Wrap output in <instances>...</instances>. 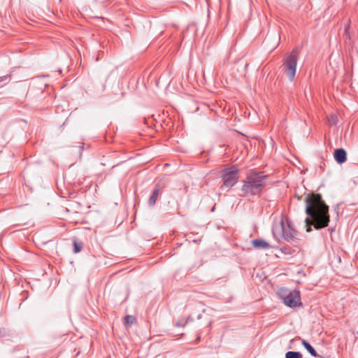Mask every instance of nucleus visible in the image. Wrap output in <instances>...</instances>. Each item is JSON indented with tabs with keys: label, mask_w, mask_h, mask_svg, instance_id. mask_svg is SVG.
Here are the masks:
<instances>
[{
	"label": "nucleus",
	"mask_w": 358,
	"mask_h": 358,
	"mask_svg": "<svg viewBox=\"0 0 358 358\" xmlns=\"http://www.w3.org/2000/svg\"><path fill=\"white\" fill-rule=\"evenodd\" d=\"M251 243L252 246H269L268 243L262 239H254Z\"/></svg>",
	"instance_id": "obj_12"
},
{
	"label": "nucleus",
	"mask_w": 358,
	"mask_h": 358,
	"mask_svg": "<svg viewBox=\"0 0 358 358\" xmlns=\"http://www.w3.org/2000/svg\"><path fill=\"white\" fill-rule=\"evenodd\" d=\"M298 54V50L294 49L290 53L286 55L282 66V71L290 81L294 80L295 78Z\"/></svg>",
	"instance_id": "obj_5"
},
{
	"label": "nucleus",
	"mask_w": 358,
	"mask_h": 358,
	"mask_svg": "<svg viewBox=\"0 0 358 358\" xmlns=\"http://www.w3.org/2000/svg\"><path fill=\"white\" fill-rule=\"evenodd\" d=\"M192 321H193L192 316H189L184 323H182L178 321L176 323V327H185V325L186 324H187L188 322H192Z\"/></svg>",
	"instance_id": "obj_14"
},
{
	"label": "nucleus",
	"mask_w": 358,
	"mask_h": 358,
	"mask_svg": "<svg viewBox=\"0 0 358 358\" xmlns=\"http://www.w3.org/2000/svg\"><path fill=\"white\" fill-rule=\"evenodd\" d=\"M335 160L340 164H343L347 159V153L343 148H338L334 150Z\"/></svg>",
	"instance_id": "obj_8"
},
{
	"label": "nucleus",
	"mask_w": 358,
	"mask_h": 358,
	"mask_svg": "<svg viewBox=\"0 0 358 358\" xmlns=\"http://www.w3.org/2000/svg\"><path fill=\"white\" fill-rule=\"evenodd\" d=\"M200 339H201V336L198 335L197 337L196 338L195 341H194V343H198L200 341Z\"/></svg>",
	"instance_id": "obj_19"
},
{
	"label": "nucleus",
	"mask_w": 358,
	"mask_h": 358,
	"mask_svg": "<svg viewBox=\"0 0 358 358\" xmlns=\"http://www.w3.org/2000/svg\"><path fill=\"white\" fill-rule=\"evenodd\" d=\"M136 322V318L132 315H126L124 319L125 326H130Z\"/></svg>",
	"instance_id": "obj_13"
},
{
	"label": "nucleus",
	"mask_w": 358,
	"mask_h": 358,
	"mask_svg": "<svg viewBox=\"0 0 358 358\" xmlns=\"http://www.w3.org/2000/svg\"><path fill=\"white\" fill-rule=\"evenodd\" d=\"M278 295L287 306L294 308L302 306L300 292L297 289H289L282 287L278 289Z\"/></svg>",
	"instance_id": "obj_4"
},
{
	"label": "nucleus",
	"mask_w": 358,
	"mask_h": 358,
	"mask_svg": "<svg viewBox=\"0 0 358 358\" xmlns=\"http://www.w3.org/2000/svg\"><path fill=\"white\" fill-rule=\"evenodd\" d=\"M275 249V255L278 258L288 259L289 256L296 252L292 248H273Z\"/></svg>",
	"instance_id": "obj_7"
},
{
	"label": "nucleus",
	"mask_w": 358,
	"mask_h": 358,
	"mask_svg": "<svg viewBox=\"0 0 358 358\" xmlns=\"http://www.w3.org/2000/svg\"><path fill=\"white\" fill-rule=\"evenodd\" d=\"M330 124H336L337 122V117L336 115H331L329 120Z\"/></svg>",
	"instance_id": "obj_15"
},
{
	"label": "nucleus",
	"mask_w": 358,
	"mask_h": 358,
	"mask_svg": "<svg viewBox=\"0 0 358 358\" xmlns=\"http://www.w3.org/2000/svg\"><path fill=\"white\" fill-rule=\"evenodd\" d=\"M273 236L279 242L281 239L290 242L296 238L297 232L293 228L291 222L288 220L281 219L279 223L274 224L272 230Z\"/></svg>",
	"instance_id": "obj_3"
},
{
	"label": "nucleus",
	"mask_w": 358,
	"mask_h": 358,
	"mask_svg": "<svg viewBox=\"0 0 358 358\" xmlns=\"http://www.w3.org/2000/svg\"><path fill=\"white\" fill-rule=\"evenodd\" d=\"M238 170L236 166H231L222 171V179L223 184L220 188L228 190L236 184L238 180Z\"/></svg>",
	"instance_id": "obj_6"
},
{
	"label": "nucleus",
	"mask_w": 358,
	"mask_h": 358,
	"mask_svg": "<svg viewBox=\"0 0 358 358\" xmlns=\"http://www.w3.org/2000/svg\"><path fill=\"white\" fill-rule=\"evenodd\" d=\"M357 334H358V331H357Z\"/></svg>",
	"instance_id": "obj_22"
},
{
	"label": "nucleus",
	"mask_w": 358,
	"mask_h": 358,
	"mask_svg": "<svg viewBox=\"0 0 358 358\" xmlns=\"http://www.w3.org/2000/svg\"><path fill=\"white\" fill-rule=\"evenodd\" d=\"M306 213L309 217L305 220L306 231L310 232L313 225L316 229L328 226L329 222V206L322 200L320 194L308 195L305 199Z\"/></svg>",
	"instance_id": "obj_1"
},
{
	"label": "nucleus",
	"mask_w": 358,
	"mask_h": 358,
	"mask_svg": "<svg viewBox=\"0 0 358 358\" xmlns=\"http://www.w3.org/2000/svg\"><path fill=\"white\" fill-rule=\"evenodd\" d=\"M348 28H349V26L348 27H345V32L346 34H348Z\"/></svg>",
	"instance_id": "obj_20"
},
{
	"label": "nucleus",
	"mask_w": 358,
	"mask_h": 358,
	"mask_svg": "<svg viewBox=\"0 0 358 358\" xmlns=\"http://www.w3.org/2000/svg\"><path fill=\"white\" fill-rule=\"evenodd\" d=\"M9 77H10L9 75H6V76H1L0 77V83L7 80Z\"/></svg>",
	"instance_id": "obj_17"
},
{
	"label": "nucleus",
	"mask_w": 358,
	"mask_h": 358,
	"mask_svg": "<svg viewBox=\"0 0 358 358\" xmlns=\"http://www.w3.org/2000/svg\"><path fill=\"white\" fill-rule=\"evenodd\" d=\"M160 193L161 192H160V190L159 188H155L152 191V194L150 196L149 200H148V204L150 206H153L155 204Z\"/></svg>",
	"instance_id": "obj_9"
},
{
	"label": "nucleus",
	"mask_w": 358,
	"mask_h": 358,
	"mask_svg": "<svg viewBox=\"0 0 358 358\" xmlns=\"http://www.w3.org/2000/svg\"><path fill=\"white\" fill-rule=\"evenodd\" d=\"M301 343L303 346L306 348V350L313 356L315 357H318V355L315 350L313 348V347L306 340H302Z\"/></svg>",
	"instance_id": "obj_10"
},
{
	"label": "nucleus",
	"mask_w": 358,
	"mask_h": 358,
	"mask_svg": "<svg viewBox=\"0 0 358 358\" xmlns=\"http://www.w3.org/2000/svg\"><path fill=\"white\" fill-rule=\"evenodd\" d=\"M266 179L267 176L262 172L249 173L243 180L240 196L245 197L259 194L265 187Z\"/></svg>",
	"instance_id": "obj_2"
},
{
	"label": "nucleus",
	"mask_w": 358,
	"mask_h": 358,
	"mask_svg": "<svg viewBox=\"0 0 358 358\" xmlns=\"http://www.w3.org/2000/svg\"><path fill=\"white\" fill-rule=\"evenodd\" d=\"M285 358H302V355L299 352L289 351L285 354Z\"/></svg>",
	"instance_id": "obj_11"
},
{
	"label": "nucleus",
	"mask_w": 358,
	"mask_h": 358,
	"mask_svg": "<svg viewBox=\"0 0 358 358\" xmlns=\"http://www.w3.org/2000/svg\"><path fill=\"white\" fill-rule=\"evenodd\" d=\"M201 317V315H198V319H200Z\"/></svg>",
	"instance_id": "obj_21"
},
{
	"label": "nucleus",
	"mask_w": 358,
	"mask_h": 358,
	"mask_svg": "<svg viewBox=\"0 0 358 358\" xmlns=\"http://www.w3.org/2000/svg\"><path fill=\"white\" fill-rule=\"evenodd\" d=\"M81 249L82 248H73V252L74 254L78 253L79 252H80Z\"/></svg>",
	"instance_id": "obj_18"
},
{
	"label": "nucleus",
	"mask_w": 358,
	"mask_h": 358,
	"mask_svg": "<svg viewBox=\"0 0 358 358\" xmlns=\"http://www.w3.org/2000/svg\"><path fill=\"white\" fill-rule=\"evenodd\" d=\"M73 246H82V243L77 241L76 238H73Z\"/></svg>",
	"instance_id": "obj_16"
}]
</instances>
